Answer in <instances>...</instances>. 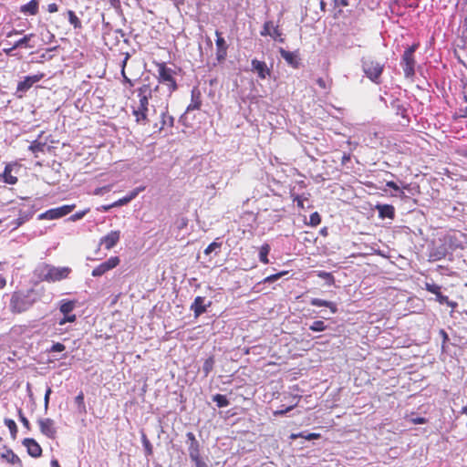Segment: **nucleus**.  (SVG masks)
<instances>
[{"label":"nucleus","mask_w":467,"mask_h":467,"mask_svg":"<svg viewBox=\"0 0 467 467\" xmlns=\"http://www.w3.org/2000/svg\"><path fill=\"white\" fill-rule=\"evenodd\" d=\"M18 416H19V420L20 421L22 422L23 426L26 429V430H30L31 429V425H30V422L29 420L26 419V417L24 415L23 413V410L20 409L18 410Z\"/></svg>","instance_id":"nucleus-44"},{"label":"nucleus","mask_w":467,"mask_h":467,"mask_svg":"<svg viewBox=\"0 0 467 467\" xmlns=\"http://www.w3.org/2000/svg\"><path fill=\"white\" fill-rule=\"evenodd\" d=\"M67 14L70 25H72L73 27L76 29H80L82 27V23L80 19L76 16L75 12L72 10H68Z\"/></svg>","instance_id":"nucleus-29"},{"label":"nucleus","mask_w":467,"mask_h":467,"mask_svg":"<svg viewBox=\"0 0 467 467\" xmlns=\"http://www.w3.org/2000/svg\"><path fill=\"white\" fill-rule=\"evenodd\" d=\"M34 35L33 34H28V35H26L24 37H22L21 39L17 40L14 46L12 47V48L10 49L13 50V49H16L18 47H31L29 45H28V42L30 41V39L32 38ZM6 53L8 54L9 53V50L7 51L6 50Z\"/></svg>","instance_id":"nucleus-28"},{"label":"nucleus","mask_w":467,"mask_h":467,"mask_svg":"<svg viewBox=\"0 0 467 467\" xmlns=\"http://www.w3.org/2000/svg\"><path fill=\"white\" fill-rule=\"evenodd\" d=\"M47 11L49 13H56L58 11V6L56 3H51L47 5Z\"/></svg>","instance_id":"nucleus-56"},{"label":"nucleus","mask_w":467,"mask_h":467,"mask_svg":"<svg viewBox=\"0 0 467 467\" xmlns=\"http://www.w3.org/2000/svg\"><path fill=\"white\" fill-rule=\"evenodd\" d=\"M460 117L467 118V106L464 109H460Z\"/></svg>","instance_id":"nucleus-64"},{"label":"nucleus","mask_w":467,"mask_h":467,"mask_svg":"<svg viewBox=\"0 0 467 467\" xmlns=\"http://www.w3.org/2000/svg\"><path fill=\"white\" fill-rule=\"evenodd\" d=\"M440 336L442 338V347L449 341V336L444 329L439 331Z\"/></svg>","instance_id":"nucleus-54"},{"label":"nucleus","mask_w":467,"mask_h":467,"mask_svg":"<svg viewBox=\"0 0 467 467\" xmlns=\"http://www.w3.org/2000/svg\"><path fill=\"white\" fill-rule=\"evenodd\" d=\"M321 223V216L317 212L313 213L310 215L309 224L312 226H317Z\"/></svg>","instance_id":"nucleus-43"},{"label":"nucleus","mask_w":467,"mask_h":467,"mask_svg":"<svg viewBox=\"0 0 467 467\" xmlns=\"http://www.w3.org/2000/svg\"><path fill=\"white\" fill-rule=\"evenodd\" d=\"M46 144L45 143H42V142H39L37 140H34L30 146H29V150H31L35 155L36 157L37 156L36 154L38 152H43L44 151V148H45Z\"/></svg>","instance_id":"nucleus-34"},{"label":"nucleus","mask_w":467,"mask_h":467,"mask_svg":"<svg viewBox=\"0 0 467 467\" xmlns=\"http://www.w3.org/2000/svg\"><path fill=\"white\" fill-rule=\"evenodd\" d=\"M294 201L296 202L299 208H304V200L299 195H296Z\"/></svg>","instance_id":"nucleus-59"},{"label":"nucleus","mask_w":467,"mask_h":467,"mask_svg":"<svg viewBox=\"0 0 467 467\" xmlns=\"http://www.w3.org/2000/svg\"><path fill=\"white\" fill-rule=\"evenodd\" d=\"M119 239L120 231H110L108 234L100 239L99 244L104 245L105 249L110 250L119 243Z\"/></svg>","instance_id":"nucleus-14"},{"label":"nucleus","mask_w":467,"mask_h":467,"mask_svg":"<svg viewBox=\"0 0 467 467\" xmlns=\"http://www.w3.org/2000/svg\"><path fill=\"white\" fill-rule=\"evenodd\" d=\"M148 110L149 109L145 106L137 105L132 108V114L135 117V121L138 124H143L145 125L149 119H148Z\"/></svg>","instance_id":"nucleus-19"},{"label":"nucleus","mask_w":467,"mask_h":467,"mask_svg":"<svg viewBox=\"0 0 467 467\" xmlns=\"http://www.w3.org/2000/svg\"><path fill=\"white\" fill-rule=\"evenodd\" d=\"M350 161V154L348 153H344V155L342 156V160H341V163L342 164H346L347 162H348Z\"/></svg>","instance_id":"nucleus-61"},{"label":"nucleus","mask_w":467,"mask_h":467,"mask_svg":"<svg viewBox=\"0 0 467 467\" xmlns=\"http://www.w3.org/2000/svg\"><path fill=\"white\" fill-rule=\"evenodd\" d=\"M139 97V105L148 108L149 99L151 98L152 88L150 84H143L137 89Z\"/></svg>","instance_id":"nucleus-18"},{"label":"nucleus","mask_w":467,"mask_h":467,"mask_svg":"<svg viewBox=\"0 0 467 467\" xmlns=\"http://www.w3.org/2000/svg\"><path fill=\"white\" fill-rule=\"evenodd\" d=\"M214 366V358L213 357H209L205 359L202 365V371L204 373V376L207 377L209 373L213 370Z\"/></svg>","instance_id":"nucleus-33"},{"label":"nucleus","mask_w":467,"mask_h":467,"mask_svg":"<svg viewBox=\"0 0 467 467\" xmlns=\"http://www.w3.org/2000/svg\"><path fill=\"white\" fill-rule=\"evenodd\" d=\"M280 55L285 59V61L293 68H299L301 65V58L299 57L296 52H291L285 50L284 48H280Z\"/></svg>","instance_id":"nucleus-16"},{"label":"nucleus","mask_w":467,"mask_h":467,"mask_svg":"<svg viewBox=\"0 0 467 467\" xmlns=\"http://www.w3.org/2000/svg\"><path fill=\"white\" fill-rule=\"evenodd\" d=\"M411 423L413 424H425L427 423L428 420L424 417H416L410 419Z\"/></svg>","instance_id":"nucleus-52"},{"label":"nucleus","mask_w":467,"mask_h":467,"mask_svg":"<svg viewBox=\"0 0 467 467\" xmlns=\"http://www.w3.org/2000/svg\"><path fill=\"white\" fill-rule=\"evenodd\" d=\"M76 320V315H65V317L59 321V325H65L67 322H74Z\"/></svg>","instance_id":"nucleus-49"},{"label":"nucleus","mask_w":467,"mask_h":467,"mask_svg":"<svg viewBox=\"0 0 467 467\" xmlns=\"http://www.w3.org/2000/svg\"><path fill=\"white\" fill-rule=\"evenodd\" d=\"M335 6H348V0H334Z\"/></svg>","instance_id":"nucleus-57"},{"label":"nucleus","mask_w":467,"mask_h":467,"mask_svg":"<svg viewBox=\"0 0 467 467\" xmlns=\"http://www.w3.org/2000/svg\"><path fill=\"white\" fill-rule=\"evenodd\" d=\"M161 119L159 122L154 123L153 134H160L166 127L172 128L174 125V118L169 114L167 110L162 111L160 116Z\"/></svg>","instance_id":"nucleus-13"},{"label":"nucleus","mask_w":467,"mask_h":467,"mask_svg":"<svg viewBox=\"0 0 467 467\" xmlns=\"http://www.w3.org/2000/svg\"><path fill=\"white\" fill-rule=\"evenodd\" d=\"M310 304L315 306H326L328 307L331 313L335 314L337 311V305L334 302L327 301L320 298H312Z\"/></svg>","instance_id":"nucleus-27"},{"label":"nucleus","mask_w":467,"mask_h":467,"mask_svg":"<svg viewBox=\"0 0 467 467\" xmlns=\"http://www.w3.org/2000/svg\"><path fill=\"white\" fill-rule=\"evenodd\" d=\"M273 26H274V24L272 21H266L264 24L263 30L260 32L261 36H270L271 29H272Z\"/></svg>","instance_id":"nucleus-42"},{"label":"nucleus","mask_w":467,"mask_h":467,"mask_svg":"<svg viewBox=\"0 0 467 467\" xmlns=\"http://www.w3.org/2000/svg\"><path fill=\"white\" fill-rule=\"evenodd\" d=\"M119 263H120V260L118 256H111L107 261H105V262L101 263L100 265H99L98 266H96L92 270L91 275L94 277L101 276L108 271L118 266L119 265Z\"/></svg>","instance_id":"nucleus-10"},{"label":"nucleus","mask_w":467,"mask_h":467,"mask_svg":"<svg viewBox=\"0 0 467 467\" xmlns=\"http://www.w3.org/2000/svg\"><path fill=\"white\" fill-rule=\"evenodd\" d=\"M327 327V326L324 323V321L316 320L310 325L309 329L314 332H322V331L326 330Z\"/></svg>","instance_id":"nucleus-35"},{"label":"nucleus","mask_w":467,"mask_h":467,"mask_svg":"<svg viewBox=\"0 0 467 467\" xmlns=\"http://www.w3.org/2000/svg\"><path fill=\"white\" fill-rule=\"evenodd\" d=\"M89 212V209H86L82 212H78L74 214H72L70 217H69V220H71L72 222H76L78 220H80L82 219Z\"/></svg>","instance_id":"nucleus-45"},{"label":"nucleus","mask_w":467,"mask_h":467,"mask_svg":"<svg viewBox=\"0 0 467 467\" xmlns=\"http://www.w3.org/2000/svg\"><path fill=\"white\" fill-rule=\"evenodd\" d=\"M20 165L17 162H9L5 164L4 171L0 174V182L14 185L18 182V179L16 175H13L12 172L16 173L19 170Z\"/></svg>","instance_id":"nucleus-7"},{"label":"nucleus","mask_w":467,"mask_h":467,"mask_svg":"<svg viewBox=\"0 0 467 467\" xmlns=\"http://www.w3.org/2000/svg\"><path fill=\"white\" fill-rule=\"evenodd\" d=\"M76 208L75 204H67L63 205L57 208H53L50 210H47L46 213L41 214V218L48 219V220H55L61 218L65 215H67L70 213L74 209Z\"/></svg>","instance_id":"nucleus-9"},{"label":"nucleus","mask_w":467,"mask_h":467,"mask_svg":"<svg viewBox=\"0 0 467 467\" xmlns=\"http://www.w3.org/2000/svg\"><path fill=\"white\" fill-rule=\"evenodd\" d=\"M39 3L37 0H31L27 4L20 7V11L24 14L35 16L38 13Z\"/></svg>","instance_id":"nucleus-26"},{"label":"nucleus","mask_w":467,"mask_h":467,"mask_svg":"<svg viewBox=\"0 0 467 467\" xmlns=\"http://www.w3.org/2000/svg\"><path fill=\"white\" fill-rule=\"evenodd\" d=\"M70 273L71 269L67 266L56 267L46 263L39 265L35 270V275L39 281L48 283L66 279Z\"/></svg>","instance_id":"nucleus-1"},{"label":"nucleus","mask_w":467,"mask_h":467,"mask_svg":"<svg viewBox=\"0 0 467 467\" xmlns=\"http://www.w3.org/2000/svg\"><path fill=\"white\" fill-rule=\"evenodd\" d=\"M75 307V303L73 301H63L60 305L59 310L64 315L69 314Z\"/></svg>","instance_id":"nucleus-38"},{"label":"nucleus","mask_w":467,"mask_h":467,"mask_svg":"<svg viewBox=\"0 0 467 467\" xmlns=\"http://www.w3.org/2000/svg\"><path fill=\"white\" fill-rule=\"evenodd\" d=\"M376 209L379 212V216L382 219H393L395 216V208L390 204H378Z\"/></svg>","instance_id":"nucleus-24"},{"label":"nucleus","mask_w":467,"mask_h":467,"mask_svg":"<svg viewBox=\"0 0 467 467\" xmlns=\"http://www.w3.org/2000/svg\"><path fill=\"white\" fill-rule=\"evenodd\" d=\"M425 289L436 296L441 291V286L434 283H425Z\"/></svg>","instance_id":"nucleus-40"},{"label":"nucleus","mask_w":467,"mask_h":467,"mask_svg":"<svg viewBox=\"0 0 467 467\" xmlns=\"http://www.w3.org/2000/svg\"><path fill=\"white\" fill-rule=\"evenodd\" d=\"M33 302L29 300L28 295L22 291H15L10 299V311L14 314H20L28 310Z\"/></svg>","instance_id":"nucleus-5"},{"label":"nucleus","mask_w":467,"mask_h":467,"mask_svg":"<svg viewBox=\"0 0 467 467\" xmlns=\"http://www.w3.org/2000/svg\"><path fill=\"white\" fill-rule=\"evenodd\" d=\"M217 36L215 44H216V58L219 62L223 61L227 57V49L228 46L224 38L221 36L219 31L215 32Z\"/></svg>","instance_id":"nucleus-15"},{"label":"nucleus","mask_w":467,"mask_h":467,"mask_svg":"<svg viewBox=\"0 0 467 467\" xmlns=\"http://www.w3.org/2000/svg\"><path fill=\"white\" fill-rule=\"evenodd\" d=\"M210 305H211V303H209L208 306H206L204 304V297L196 296L192 306H191V309L193 311L194 316L197 317H200L202 314L205 313L207 310V307Z\"/></svg>","instance_id":"nucleus-20"},{"label":"nucleus","mask_w":467,"mask_h":467,"mask_svg":"<svg viewBox=\"0 0 467 467\" xmlns=\"http://www.w3.org/2000/svg\"><path fill=\"white\" fill-rule=\"evenodd\" d=\"M321 437L320 433L311 432L306 435V440L311 441V440H317Z\"/></svg>","instance_id":"nucleus-55"},{"label":"nucleus","mask_w":467,"mask_h":467,"mask_svg":"<svg viewBox=\"0 0 467 467\" xmlns=\"http://www.w3.org/2000/svg\"><path fill=\"white\" fill-rule=\"evenodd\" d=\"M157 67V79L159 83L167 86L168 94L171 96L178 88V85L175 79V71L167 67L165 62H154Z\"/></svg>","instance_id":"nucleus-3"},{"label":"nucleus","mask_w":467,"mask_h":467,"mask_svg":"<svg viewBox=\"0 0 467 467\" xmlns=\"http://www.w3.org/2000/svg\"><path fill=\"white\" fill-rule=\"evenodd\" d=\"M213 400L216 402V405L219 408L227 407L230 404L226 396H224L223 394H215L213 397Z\"/></svg>","instance_id":"nucleus-32"},{"label":"nucleus","mask_w":467,"mask_h":467,"mask_svg":"<svg viewBox=\"0 0 467 467\" xmlns=\"http://www.w3.org/2000/svg\"><path fill=\"white\" fill-rule=\"evenodd\" d=\"M42 434L49 439H55L57 435V428L55 421L49 418L39 419L37 420Z\"/></svg>","instance_id":"nucleus-11"},{"label":"nucleus","mask_w":467,"mask_h":467,"mask_svg":"<svg viewBox=\"0 0 467 467\" xmlns=\"http://www.w3.org/2000/svg\"><path fill=\"white\" fill-rule=\"evenodd\" d=\"M144 189H145V187H138V188L134 189L128 195H126L123 198L119 199L118 201L111 203V206L119 207V206L127 204L131 200L135 199L140 192L144 191Z\"/></svg>","instance_id":"nucleus-22"},{"label":"nucleus","mask_w":467,"mask_h":467,"mask_svg":"<svg viewBox=\"0 0 467 467\" xmlns=\"http://www.w3.org/2000/svg\"><path fill=\"white\" fill-rule=\"evenodd\" d=\"M130 58V54L129 53H126L125 55V57L124 59L122 60V63H121V76L123 78V82L124 83H127L129 84L130 87L133 86V82L131 81L130 78H129L126 75V72H125V67H126V65H127V62Z\"/></svg>","instance_id":"nucleus-31"},{"label":"nucleus","mask_w":467,"mask_h":467,"mask_svg":"<svg viewBox=\"0 0 467 467\" xmlns=\"http://www.w3.org/2000/svg\"><path fill=\"white\" fill-rule=\"evenodd\" d=\"M141 441L146 456H151L153 454V447L145 434H142Z\"/></svg>","instance_id":"nucleus-37"},{"label":"nucleus","mask_w":467,"mask_h":467,"mask_svg":"<svg viewBox=\"0 0 467 467\" xmlns=\"http://www.w3.org/2000/svg\"><path fill=\"white\" fill-rule=\"evenodd\" d=\"M23 445L26 448L31 457L38 458L42 455L41 446L33 438H26L23 441Z\"/></svg>","instance_id":"nucleus-17"},{"label":"nucleus","mask_w":467,"mask_h":467,"mask_svg":"<svg viewBox=\"0 0 467 467\" xmlns=\"http://www.w3.org/2000/svg\"><path fill=\"white\" fill-rule=\"evenodd\" d=\"M282 34L278 26H273L270 36H272L274 39H277V37H279Z\"/></svg>","instance_id":"nucleus-53"},{"label":"nucleus","mask_w":467,"mask_h":467,"mask_svg":"<svg viewBox=\"0 0 467 467\" xmlns=\"http://www.w3.org/2000/svg\"><path fill=\"white\" fill-rule=\"evenodd\" d=\"M66 349V347L64 344L60 343V342H57L55 344L52 345V347L50 348V352H62Z\"/></svg>","instance_id":"nucleus-48"},{"label":"nucleus","mask_w":467,"mask_h":467,"mask_svg":"<svg viewBox=\"0 0 467 467\" xmlns=\"http://www.w3.org/2000/svg\"><path fill=\"white\" fill-rule=\"evenodd\" d=\"M446 305L450 307H451V309H455L458 306V304L454 301H451L450 299H448V303H446Z\"/></svg>","instance_id":"nucleus-62"},{"label":"nucleus","mask_w":467,"mask_h":467,"mask_svg":"<svg viewBox=\"0 0 467 467\" xmlns=\"http://www.w3.org/2000/svg\"><path fill=\"white\" fill-rule=\"evenodd\" d=\"M419 47V43H414L410 47H408L402 55L400 64L406 78H411L415 75L416 60L414 58V53Z\"/></svg>","instance_id":"nucleus-4"},{"label":"nucleus","mask_w":467,"mask_h":467,"mask_svg":"<svg viewBox=\"0 0 467 467\" xmlns=\"http://www.w3.org/2000/svg\"><path fill=\"white\" fill-rule=\"evenodd\" d=\"M75 402L78 407L79 412L86 413V405L84 401V393L80 391L75 398Z\"/></svg>","instance_id":"nucleus-36"},{"label":"nucleus","mask_w":467,"mask_h":467,"mask_svg":"<svg viewBox=\"0 0 467 467\" xmlns=\"http://www.w3.org/2000/svg\"><path fill=\"white\" fill-rule=\"evenodd\" d=\"M6 285V279L0 275V290L3 289Z\"/></svg>","instance_id":"nucleus-63"},{"label":"nucleus","mask_w":467,"mask_h":467,"mask_svg":"<svg viewBox=\"0 0 467 467\" xmlns=\"http://www.w3.org/2000/svg\"><path fill=\"white\" fill-rule=\"evenodd\" d=\"M296 406V403L291 406H288L285 409L277 410L274 411L275 416H283L285 415L287 412L291 411Z\"/></svg>","instance_id":"nucleus-46"},{"label":"nucleus","mask_w":467,"mask_h":467,"mask_svg":"<svg viewBox=\"0 0 467 467\" xmlns=\"http://www.w3.org/2000/svg\"><path fill=\"white\" fill-rule=\"evenodd\" d=\"M45 77L44 73H37L32 76H26L24 80L19 81L16 86V93H21L17 95L18 98H22L23 94L29 90L34 84L40 81Z\"/></svg>","instance_id":"nucleus-6"},{"label":"nucleus","mask_w":467,"mask_h":467,"mask_svg":"<svg viewBox=\"0 0 467 467\" xmlns=\"http://www.w3.org/2000/svg\"><path fill=\"white\" fill-rule=\"evenodd\" d=\"M251 71L256 73L260 79H265L271 76V69L267 67L266 63L256 58L251 61Z\"/></svg>","instance_id":"nucleus-12"},{"label":"nucleus","mask_w":467,"mask_h":467,"mask_svg":"<svg viewBox=\"0 0 467 467\" xmlns=\"http://www.w3.org/2000/svg\"><path fill=\"white\" fill-rule=\"evenodd\" d=\"M187 441L189 442L188 451L191 460L195 463L198 462H202V459L201 457L200 451V443L197 441L195 435L192 432L186 433Z\"/></svg>","instance_id":"nucleus-8"},{"label":"nucleus","mask_w":467,"mask_h":467,"mask_svg":"<svg viewBox=\"0 0 467 467\" xmlns=\"http://www.w3.org/2000/svg\"><path fill=\"white\" fill-rule=\"evenodd\" d=\"M448 299H449V297L447 296L442 295L441 291L439 292V294L436 295V300L440 304H446V303H448Z\"/></svg>","instance_id":"nucleus-51"},{"label":"nucleus","mask_w":467,"mask_h":467,"mask_svg":"<svg viewBox=\"0 0 467 467\" xmlns=\"http://www.w3.org/2000/svg\"><path fill=\"white\" fill-rule=\"evenodd\" d=\"M52 393V389L50 387L47 388L46 393H45V398H44V407L46 410H47L48 408V404H49V397H50V394Z\"/></svg>","instance_id":"nucleus-50"},{"label":"nucleus","mask_w":467,"mask_h":467,"mask_svg":"<svg viewBox=\"0 0 467 467\" xmlns=\"http://www.w3.org/2000/svg\"><path fill=\"white\" fill-rule=\"evenodd\" d=\"M462 94V99H463L464 102L467 103V83L463 84Z\"/></svg>","instance_id":"nucleus-60"},{"label":"nucleus","mask_w":467,"mask_h":467,"mask_svg":"<svg viewBox=\"0 0 467 467\" xmlns=\"http://www.w3.org/2000/svg\"><path fill=\"white\" fill-rule=\"evenodd\" d=\"M270 252V245L268 244H265L261 246L259 251V259L263 264H268V254Z\"/></svg>","instance_id":"nucleus-30"},{"label":"nucleus","mask_w":467,"mask_h":467,"mask_svg":"<svg viewBox=\"0 0 467 467\" xmlns=\"http://www.w3.org/2000/svg\"><path fill=\"white\" fill-rule=\"evenodd\" d=\"M317 86L326 91L327 94L330 93L333 87L332 78L327 74L326 78H318L316 80Z\"/></svg>","instance_id":"nucleus-25"},{"label":"nucleus","mask_w":467,"mask_h":467,"mask_svg":"<svg viewBox=\"0 0 467 467\" xmlns=\"http://www.w3.org/2000/svg\"><path fill=\"white\" fill-rule=\"evenodd\" d=\"M221 244L217 242L211 243L204 250L205 254H210L212 252H213L216 248H220Z\"/></svg>","instance_id":"nucleus-47"},{"label":"nucleus","mask_w":467,"mask_h":467,"mask_svg":"<svg viewBox=\"0 0 467 467\" xmlns=\"http://www.w3.org/2000/svg\"><path fill=\"white\" fill-rule=\"evenodd\" d=\"M287 272L286 271H283V272H280V273H277V274H274V275H268L266 276L263 282L264 283H273L276 280H278L281 276L285 275Z\"/></svg>","instance_id":"nucleus-41"},{"label":"nucleus","mask_w":467,"mask_h":467,"mask_svg":"<svg viewBox=\"0 0 467 467\" xmlns=\"http://www.w3.org/2000/svg\"><path fill=\"white\" fill-rule=\"evenodd\" d=\"M5 424L8 428L13 438H16V433H17V426H16L15 420H13L11 419H5Z\"/></svg>","instance_id":"nucleus-39"},{"label":"nucleus","mask_w":467,"mask_h":467,"mask_svg":"<svg viewBox=\"0 0 467 467\" xmlns=\"http://www.w3.org/2000/svg\"><path fill=\"white\" fill-rule=\"evenodd\" d=\"M1 458L12 465L16 467H23L22 461L11 449L5 450L1 454Z\"/></svg>","instance_id":"nucleus-23"},{"label":"nucleus","mask_w":467,"mask_h":467,"mask_svg":"<svg viewBox=\"0 0 467 467\" xmlns=\"http://www.w3.org/2000/svg\"><path fill=\"white\" fill-rule=\"evenodd\" d=\"M386 185L389 188H391V189H393L395 191H399L400 190L398 184L395 182H393V181L387 182Z\"/></svg>","instance_id":"nucleus-58"},{"label":"nucleus","mask_w":467,"mask_h":467,"mask_svg":"<svg viewBox=\"0 0 467 467\" xmlns=\"http://www.w3.org/2000/svg\"><path fill=\"white\" fill-rule=\"evenodd\" d=\"M362 70L365 76L373 83L380 84L381 76L385 68V64L372 57H366L361 59Z\"/></svg>","instance_id":"nucleus-2"},{"label":"nucleus","mask_w":467,"mask_h":467,"mask_svg":"<svg viewBox=\"0 0 467 467\" xmlns=\"http://www.w3.org/2000/svg\"><path fill=\"white\" fill-rule=\"evenodd\" d=\"M202 106V96L198 88H194L192 90V99L187 107V111L198 110Z\"/></svg>","instance_id":"nucleus-21"}]
</instances>
